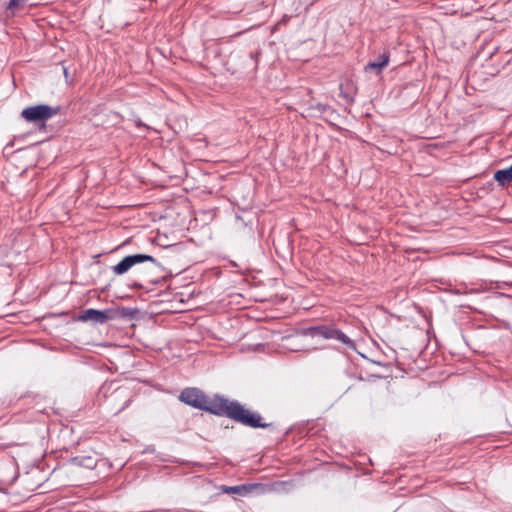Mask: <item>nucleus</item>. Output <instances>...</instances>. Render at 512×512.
Masks as SVG:
<instances>
[{"mask_svg": "<svg viewBox=\"0 0 512 512\" xmlns=\"http://www.w3.org/2000/svg\"><path fill=\"white\" fill-rule=\"evenodd\" d=\"M152 262L156 264V259L147 254H134L128 255L124 257L118 264L112 267V271L116 275H122L126 273L131 267L134 265L143 263V262Z\"/></svg>", "mask_w": 512, "mask_h": 512, "instance_id": "nucleus-6", "label": "nucleus"}, {"mask_svg": "<svg viewBox=\"0 0 512 512\" xmlns=\"http://www.w3.org/2000/svg\"><path fill=\"white\" fill-rule=\"evenodd\" d=\"M129 310L127 308H121L118 310L114 309H106V310H96V309H86L80 315L79 319L81 321H92L94 323L104 324L110 320L116 319L118 317H126L128 316Z\"/></svg>", "mask_w": 512, "mask_h": 512, "instance_id": "nucleus-4", "label": "nucleus"}, {"mask_svg": "<svg viewBox=\"0 0 512 512\" xmlns=\"http://www.w3.org/2000/svg\"><path fill=\"white\" fill-rule=\"evenodd\" d=\"M26 0H10L7 5V10L11 11L12 13L16 12L20 8H23L25 5Z\"/></svg>", "mask_w": 512, "mask_h": 512, "instance_id": "nucleus-11", "label": "nucleus"}, {"mask_svg": "<svg viewBox=\"0 0 512 512\" xmlns=\"http://www.w3.org/2000/svg\"><path fill=\"white\" fill-rule=\"evenodd\" d=\"M389 63V54L384 53L379 56L378 60L375 62H370L366 65V71H375L376 74H379L380 71L386 67Z\"/></svg>", "mask_w": 512, "mask_h": 512, "instance_id": "nucleus-8", "label": "nucleus"}, {"mask_svg": "<svg viewBox=\"0 0 512 512\" xmlns=\"http://www.w3.org/2000/svg\"><path fill=\"white\" fill-rule=\"evenodd\" d=\"M494 179L501 186H505L507 183L512 181V165L504 170H498L494 174Z\"/></svg>", "mask_w": 512, "mask_h": 512, "instance_id": "nucleus-9", "label": "nucleus"}, {"mask_svg": "<svg viewBox=\"0 0 512 512\" xmlns=\"http://www.w3.org/2000/svg\"><path fill=\"white\" fill-rule=\"evenodd\" d=\"M322 337L326 339L336 338L340 340L342 343L346 344L348 347L354 350L356 349L354 342L351 341L345 334L338 330L322 326Z\"/></svg>", "mask_w": 512, "mask_h": 512, "instance_id": "nucleus-7", "label": "nucleus"}, {"mask_svg": "<svg viewBox=\"0 0 512 512\" xmlns=\"http://www.w3.org/2000/svg\"><path fill=\"white\" fill-rule=\"evenodd\" d=\"M60 111V106H49L47 104H40L25 108L21 115L22 117L33 123L45 122L53 116L57 115Z\"/></svg>", "mask_w": 512, "mask_h": 512, "instance_id": "nucleus-5", "label": "nucleus"}, {"mask_svg": "<svg viewBox=\"0 0 512 512\" xmlns=\"http://www.w3.org/2000/svg\"><path fill=\"white\" fill-rule=\"evenodd\" d=\"M179 399L187 405L208 411L215 415H223V412H225L224 407L227 402V399L220 396L208 398L197 388H185L181 392Z\"/></svg>", "mask_w": 512, "mask_h": 512, "instance_id": "nucleus-1", "label": "nucleus"}, {"mask_svg": "<svg viewBox=\"0 0 512 512\" xmlns=\"http://www.w3.org/2000/svg\"><path fill=\"white\" fill-rule=\"evenodd\" d=\"M223 415L252 428H266L269 424L262 422L258 413L246 410L239 402L227 400Z\"/></svg>", "mask_w": 512, "mask_h": 512, "instance_id": "nucleus-2", "label": "nucleus"}, {"mask_svg": "<svg viewBox=\"0 0 512 512\" xmlns=\"http://www.w3.org/2000/svg\"><path fill=\"white\" fill-rule=\"evenodd\" d=\"M220 490L226 494H238L245 495L250 491V488L247 485H237V486H221Z\"/></svg>", "mask_w": 512, "mask_h": 512, "instance_id": "nucleus-10", "label": "nucleus"}, {"mask_svg": "<svg viewBox=\"0 0 512 512\" xmlns=\"http://www.w3.org/2000/svg\"><path fill=\"white\" fill-rule=\"evenodd\" d=\"M320 337V327L311 326L299 330L295 335L287 338L286 348L292 351H308L317 349Z\"/></svg>", "mask_w": 512, "mask_h": 512, "instance_id": "nucleus-3", "label": "nucleus"}, {"mask_svg": "<svg viewBox=\"0 0 512 512\" xmlns=\"http://www.w3.org/2000/svg\"><path fill=\"white\" fill-rule=\"evenodd\" d=\"M141 125H142L141 121H137V126H141Z\"/></svg>", "mask_w": 512, "mask_h": 512, "instance_id": "nucleus-12", "label": "nucleus"}]
</instances>
